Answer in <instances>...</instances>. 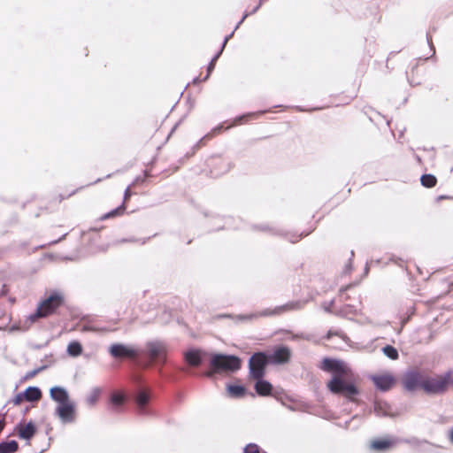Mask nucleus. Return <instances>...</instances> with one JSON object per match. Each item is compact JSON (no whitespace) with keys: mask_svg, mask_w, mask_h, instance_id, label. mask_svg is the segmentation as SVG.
<instances>
[{"mask_svg":"<svg viewBox=\"0 0 453 453\" xmlns=\"http://www.w3.org/2000/svg\"><path fill=\"white\" fill-rule=\"evenodd\" d=\"M320 369L333 373L332 379L326 383L332 394L345 396L360 394V379L344 362L326 357L322 360Z\"/></svg>","mask_w":453,"mask_h":453,"instance_id":"nucleus-1","label":"nucleus"},{"mask_svg":"<svg viewBox=\"0 0 453 453\" xmlns=\"http://www.w3.org/2000/svg\"><path fill=\"white\" fill-rule=\"evenodd\" d=\"M382 350L383 353L392 360H396L399 357L397 349L391 345L385 346Z\"/></svg>","mask_w":453,"mask_h":453,"instance_id":"nucleus-25","label":"nucleus"},{"mask_svg":"<svg viewBox=\"0 0 453 453\" xmlns=\"http://www.w3.org/2000/svg\"><path fill=\"white\" fill-rule=\"evenodd\" d=\"M150 399L151 398H133V403L140 412L145 413Z\"/></svg>","mask_w":453,"mask_h":453,"instance_id":"nucleus-23","label":"nucleus"},{"mask_svg":"<svg viewBox=\"0 0 453 453\" xmlns=\"http://www.w3.org/2000/svg\"><path fill=\"white\" fill-rule=\"evenodd\" d=\"M40 398H13V403L15 405H19L24 401H28L31 403L37 402Z\"/></svg>","mask_w":453,"mask_h":453,"instance_id":"nucleus-36","label":"nucleus"},{"mask_svg":"<svg viewBox=\"0 0 453 453\" xmlns=\"http://www.w3.org/2000/svg\"><path fill=\"white\" fill-rule=\"evenodd\" d=\"M425 378L418 372H407L403 378V385L408 390H414L418 388H423Z\"/></svg>","mask_w":453,"mask_h":453,"instance_id":"nucleus-11","label":"nucleus"},{"mask_svg":"<svg viewBox=\"0 0 453 453\" xmlns=\"http://www.w3.org/2000/svg\"><path fill=\"white\" fill-rule=\"evenodd\" d=\"M263 113H264L263 111H261V112H250V113L240 116V117L235 119L234 125H240V124L246 123V122H248V121H250L251 119H256L260 115H262Z\"/></svg>","mask_w":453,"mask_h":453,"instance_id":"nucleus-21","label":"nucleus"},{"mask_svg":"<svg viewBox=\"0 0 453 453\" xmlns=\"http://www.w3.org/2000/svg\"><path fill=\"white\" fill-rule=\"evenodd\" d=\"M17 432L19 438L30 440L35 434L36 427L33 422H28L24 426L19 425L17 426Z\"/></svg>","mask_w":453,"mask_h":453,"instance_id":"nucleus-14","label":"nucleus"},{"mask_svg":"<svg viewBox=\"0 0 453 453\" xmlns=\"http://www.w3.org/2000/svg\"><path fill=\"white\" fill-rule=\"evenodd\" d=\"M100 395H108V391L105 388L96 387L91 392V396H99Z\"/></svg>","mask_w":453,"mask_h":453,"instance_id":"nucleus-34","label":"nucleus"},{"mask_svg":"<svg viewBox=\"0 0 453 453\" xmlns=\"http://www.w3.org/2000/svg\"><path fill=\"white\" fill-rule=\"evenodd\" d=\"M8 291H9V288H8V286H7V285H5V284H4V285L2 286L1 290H0V297L6 296V295H7V293H8Z\"/></svg>","mask_w":453,"mask_h":453,"instance_id":"nucleus-39","label":"nucleus"},{"mask_svg":"<svg viewBox=\"0 0 453 453\" xmlns=\"http://www.w3.org/2000/svg\"><path fill=\"white\" fill-rule=\"evenodd\" d=\"M227 392L234 396H242L246 394V389L240 384L227 386Z\"/></svg>","mask_w":453,"mask_h":453,"instance_id":"nucleus-24","label":"nucleus"},{"mask_svg":"<svg viewBox=\"0 0 453 453\" xmlns=\"http://www.w3.org/2000/svg\"><path fill=\"white\" fill-rule=\"evenodd\" d=\"M68 353L72 356H79L82 352L81 345L77 342H73L68 345Z\"/></svg>","mask_w":453,"mask_h":453,"instance_id":"nucleus-26","label":"nucleus"},{"mask_svg":"<svg viewBox=\"0 0 453 453\" xmlns=\"http://www.w3.org/2000/svg\"><path fill=\"white\" fill-rule=\"evenodd\" d=\"M110 354L115 358H136L138 352L124 344L115 343L110 347Z\"/></svg>","mask_w":453,"mask_h":453,"instance_id":"nucleus-10","label":"nucleus"},{"mask_svg":"<svg viewBox=\"0 0 453 453\" xmlns=\"http://www.w3.org/2000/svg\"><path fill=\"white\" fill-rule=\"evenodd\" d=\"M295 308V305L293 303H287L285 305H281V306H279V307H276L273 311H271L269 314H272V315H277V314H280L282 312H285V311H290L292 309Z\"/></svg>","mask_w":453,"mask_h":453,"instance_id":"nucleus-28","label":"nucleus"},{"mask_svg":"<svg viewBox=\"0 0 453 453\" xmlns=\"http://www.w3.org/2000/svg\"><path fill=\"white\" fill-rule=\"evenodd\" d=\"M257 380L255 384L256 392L261 396L270 395L272 393L273 386L266 380L262 379H255Z\"/></svg>","mask_w":453,"mask_h":453,"instance_id":"nucleus-16","label":"nucleus"},{"mask_svg":"<svg viewBox=\"0 0 453 453\" xmlns=\"http://www.w3.org/2000/svg\"><path fill=\"white\" fill-rule=\"evenodd\" d=\"M228 38H229V37H226V39H225V41H224V43H223L222 48H224V47H225V45L226 44V42H227V41H228ZM221 50H223V49H221ZM220 51H222V50H220ZM220 53H221V52H219V54H217V55L212 58V60L211 61V63L209 64V65H208V73H210L214 69V67H215V63H216V61H217V59H218V58H219V54H220Z\"/></svg>","mask_w":453,"mask_h":453,"instance_id":"nucleus-32","label":"nucleus"},{"mask_svg":"<svg viewBox=\"0 0 453 453\" xmlns=\"http://www.w3.org/2000/svg\"><path fill=\"white\" fill-rule=\"evenodd\" d=\"M420 182L425 188H431L437 184V179L433 174H423L420 178Z\"/></svg>","mask_w":453,"mask_h":453,"instance_id":"nucleus-22","label":"nucleus"},{"mask_svg":"<svg viewBox=\"0 0 453 453\" xmlns=\"http://www.w3.org/2000/svg\"><path fill=\"white\" fill-rule=\"evenodd\" d=\"M50 395H51V396H61V397L68 396L67 392L64 388H59V387L52 388L50 389Z\"/></svg>","mask_w":453,"mask_h":453,"instance_id":"nucleus-29","label":"nucleus"},{"mask_svg":"<svg viewBox=\"0 0 453 453\" xmlns=\"http://www.w3.org/2000/svg\"><path fill=\"white\" fill-rule=\"evenodd\" d=\"M370 379L376 388L380 389V391H388L391 389L396 382L394 375L390 372L373 374L370 377Z\"/></svg>","mask_w":453,"mask_h":453,"instance_id":"nucleus-9","label":"nucleus"},{"mask_svg":"<svg viewBox=\"0 0 453 453\" xmlns=\"http://www.w3.org/2000/svg\"><path fill=\"white\" fill-rule=\"evenodd\" d=\"M333 336H338V337H342L343 336V334L340 331H333V330H329L326 334L324 336V338L326 340H330Z\"/></svg>","mask_w":453,"mask_h":453,"instance_id":"nucleus-35","label":"nucleus"},{"mask_svg":"<svg viewBox=\"0 0 453 453\" xmlns=\"http://www.w3.org/2000/svg\"><path fill=\"white\" fill-rule=\"evenodd\" d=\"M65 303L66 296L63 290L46 291L44 296L38 302L35 312L26 319L25 325L28 328L42 319L59 314L60 310L65 306Z\"/></svg>","mask_w":453,"mask_h":453,"instance_id":"nucleus-2","label":"nucleus"},{"mask_svg":"<svg viewBox=\"0 0 453 453\" xmlns=\"http://www.w3.org/2000/svg\"><path fill=\"white\" fill-rule=\"evenodd\" d=\"M219 159H217V158H211L209 162V165L210 166H215L217 165H219Z\"/></svg>","mask_w":453,"mask_h":453,"instance_id":"nucleus-40","label":"nucleus"},{"mask_svg":"<svg viewBox=\"0 0 453 453\" xmlns=\"http://www.w3.org/2000/svg\"><path fill=\"white\" fill-rule=\"evenodd\" d=\"M146 356L151 363L165 364L167 356L166 346L160 342H149L146 346Z\"/></svg>","mask_w":453,"mask_h":453,"instance_id":"nucleus-7","label":"nucleus"},{"mask_svg":"<svg viewBox=\"0 0 453 453\" xmlns=\"http://www.w3.org/2000/svg\"><path fill=\"white\" fill-rule=\"evenodd\" d=\"M97 400H98V398H87L86 399L87 406L93 407L96 403Z\"/></svg>","mask_w":453,"mask_h":453,"instance_id":"nucleus-38","label":"nucleus"},{"mask_svg":"<svg viewBox=\"0 0 453 453\" xmlns=\"http://www.w3.org/2000/svg\"><path fill=\"white\" fill-rule=\"evenodd\" d=\"M129 398H109L108 407L113 411H119L127 404Z\"/></svg>","mask_w":453,"mask_h":453,"instance_id":"nucleus-20","label":"nucleus"},{"mask_svg":"<svg viewBox=\"0 0 453 453\" xmlns=\"http://www.w3.org/2000/svg\"><path fill=\"white\" fill-rule=\"evenodd\" d=\"M151 394L152 393L150 391V388L146 385H142L140 387L139 392L137 393V395L135 396H141V397L150 396Z\"/></svg>","mask_w":453,"mask_h":453,"instance_id":"nucleus-31","label":"nucleus"},{"mask_svg":"<svg viewBox=\"0 0 453 453\" xmlns=\"http://www.w3.org/2000/svg\"><path fill=\"white\" fill-rule=\"evenodd\" d=\"M19 449V444L16 441L0 442V453H15Z\"/></svg>","mask_w":453,"mask_h":453,"instance_id":"nucleus-19","label":"nucleus"},{"mask_svg":"<svg viewBox=\"0 0 453 453\" xmlns=\"http://www.w3.org/2000/svg\"><path fill=\"white\" fill-rule=\"evenodd\" d=\"M290 357V349L286 346H280L276 348L268 358L273 364H286L289 362Z\"/></svg>","mask_w":453,"mask_h":453,"instance_id":"nucleus-12","label":"nucleus"},{"mask_svg":"<svg viewBox=\"0 0 453 453\" xmlns=\"http://www.w3.org/2000/svg\"><path fill=\"white\" fill-rule=\"evenodd\" d=\"M373 407L378 416L394 417L403 411V409L393 406L385 398H374Z\"/></svg>","mask_w":453,"mask_h":453,"instance_id":"nucleus-8","label":"nucleus"},{"mask_svg":"<svg viewBox=\"0 0 453 453\" xmlns=\"http://www.w3.org/2000/svg\"><path fill=\"white\" fill-rule=\"evenodd\" d=\"M242 366V360L236 356L214 354L210 362V370L205 372L207 377H212L215 373L236 372Z\"/></svg>","mask_w":453,"mask_h":453,"instance_id":"nucleus-3","label":"nucleus"},{"mask_svg":"<svg viewBox=\"0 0 453 453\" xmlns=\"http://www.w3.org/2000/svg\"><path fill=\"white\" fill-rule=\"evenodd\" d=\"M109 396H116V397H119V396H125L124 395L122 394H119V393H112V394H110Z\"/></svg>","mask_w":453,"mask_h":453,"instance_id":"nucleus-42","label":"nucleus"},{"mask_svg":"<svg viewBox=\"0 0 453 453\" xmlns=\"http://www.w3.org/2000/svg\"><path fill=\"white\" fill-rule=\"evenodd\" d=\"M211 174H214V175H218V173H214L213 171H211Z\"/></svg>","mask_w":453,"mask_h":453,"instance_id":"nucleus-45","label":"nucleus"},{"mask_svg":"<svg viewBox=\"0 0 453 453\" xmlns=\"http://www.w3.org/2000/svg\"><path fill=\"white\" fill-rule=\"evenodd\" d=\"M403 441L407 443V444L412 445V446H419L422 443H428L427 441H426V440H419V439H418L416 437H412L411 439H405V440H403Z\"/></svg>","mask_w":453,"mask_h":453,"instance_id":"nucleus-30","label":"nucleus"},{"mask_svg":"<svg viewBox=\"0 0 453 453\" xmlns=\"http://www.w3.org/2000/svg\"><path fill=\"white\" fill-rule=\"evenodd\" d=\"M58 405L56 414L63 423H73L76 419V404L71 398H53Z\"/></svg>","mask_w":453,"mask_h":453,"instance_id":"nucleus-4","label":"nucleus"},{"mask_svg":"<svg viewBox=\"0 0 453 453\" xmlns=\"http://www.w3.org/2000/svg\"><path fill=\"white\" fill-rule=\"evenodd\" d=\"M185 361L191 366H198L202 362L200 350H189L185 353Z\"/></svg>","mask_w":453,"mask_h":453,"instance_id":"nucleus-17","label":"nucleus"},{"mask_svg":"<svg viewBox=\"0 0 453 453\" xmlns=\"http://www.w3.org/2000/svg\"><path fill=\"white\" fill-rule=\"evenodd\" d=\"M268 357L264 352L254 353L249 360L250 376L252 379H262L265 373Z\"/></svg>","mask_w":453,"mask_h":453,"instance_id":"nucleus-5","label":"nucleus"},{"mask_svg":"<svg viewBox=\"0 0 453 453\" xmlns=\"http://www.w3.org/2000/svg\"><path fill=\"white\" fill-rule=\"evenodd\" d=\"M281 405L290 411H304L303 403L298 398H276Z\"/></svg>","mask_w":453,"mask_h":453,"instance_id":"nucleus-15","label":"nucleus"},{"mask_svg":"<svg viewBox=\"0 0 453 453\" xmlns=\"http://www.w3.org/2000/svg\"><path fill=\"white\" fill-rule=\"evenodd\" d=\"M450 373L445 375H437L434 377L425 378L423 389L426 393L440 394L443 393L450 382Z\"/></svg>","mask_w":453,"mask_h":453,"instance_id":"nucleus-6","label":"nucleus"},{"mask_svg":"<svg viewBox=\"0 0 453 453\" xmlns=\"http://www.w3.org/2000/svg\"><path fill=\"white\" fill-rule=\"evenodd\" d=\"M393 444H394V441L388 440V439H376L371 442L370 448L376 451H386Z\"/></svg>","mask_w":453,"mask_h":453,"instance_id":"nucleus-18","label":"nucleus"},{"mask_svg":"<svg viewBox=\"0 0 453 453\" xmlns=\"http://www.w3.org/2000/svg\"><path fill=\"white\" fill-rule=\"evenodd\" d=\"M449 440L451 443H453V427L449 431Z\"/></svg>","mask_w":453,"mask_h":453,"instance_id":"nucleus-41","label":"nucleus"},{"mask_svg":"<svg viewBox=\"0 0 453 453\" xmlns=\"http://www.w3.org/2000/svg\"><path fill=\"white\" fill-rule=\"evenodd\" d=\"M133 194L134 193L132 192L131 188L127 187L124 193V198H123L122 204L120 206L117 207L116 209L111 211L110 212L104 214V216H102V219H107L110 218H114L117 216L123 215L127 209V203L129 201V199L131 198V196H133Z\"/></svg>","mask_w":453,"mask_h":453,"instance_id":"nucleus-13","label":"nucleus"},{"mask_svg":"<svg viewBox=\"0 0 453 453\" xmlns=\"http://www.w3.org/2000/svg\"><path fill=\"white\" fill-rule=\"evenodd\" d=\"M445 198H448V197H447V196H441L439 197V199H445Z\"/></svg>","mask_w":453,"mask_h":453,"instance_id":"nucleus-44","label":"nucleus"},{"mask_svg":"<svg viewBox=\"0 0 453 453\" xmlns=\"http://www.w3.org/2000/svg\"><path fill=\"white\" fill-rule=\"evenodd\" d=\"M18 396H42V392L38 388L30 387L27 388L23 394H20Z\"/></svg>","mask_w":453,"mask_h":453,"instance_id":"nucleus-27","label":"nucleus"},{"mask_svg":"<svg viewBox=\"0 0 453 453\" xmlns=\"http://www.w3.org/2000/svg\"><path fill=\"white\" fill-rule=\"evenodd\" d=\"M44 367H40L38 369H35V370H33V371H30L28 372H27L26 376H25V379H32L34 378L39 372H41Z\"/></svg>","mask_w":453,"mask_h":453,"instance_id":"nucleus-37","label":"nucleus"},{"mask_svg":"<svg viewBox=\"0 0 453 453\" xmlns=\"http://www.w3.org/2000/svg\"><path fill=\"white\" fill-rule=\"evenodd\" d=\"M221 128H222L221 127H219L214 128L213 133L219 134V133H220V131H221Z\"/></svg>","mask_w":453,"mask_h":453,"instance_id":"nucleus-43","label":"nucleus"},{"mask_svg":"<svg viewBox=\"0 0 453 453\" xmlns=\"http://www.w3.org/2000/svg\"><path fill=\"white\" fill-rule=\"evenodd\" d=\"M80 188H77L75 190H73L72 192H69V193H65V194H59L58 196H57L54 200L56 202H62L64 199H66V198H69L70 196H73L74 194H76L78 192Z\"/></svg>","mask_w":453,"mask_h":453,"instance_id":"nucleus-33","label":"nucleus"}]
</instances>
